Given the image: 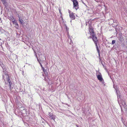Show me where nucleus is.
<instances>
[{
	"label": "nucleus",
	"instance_id": "5701e85b",
	"mask_svg": "<svg viewBox=\"0 0 127 127\" xmlns=\"http://www.w3.org/2000/svg\"><path fill=\"white\" fill-rule=\"evenodd\" d=\"M68 12H69V14H71V12L69 10H68Z\"/></svg>",
	"mask_w": 127,
	"mask_h": 127
},
{
	"label": "nucleus",
	"instance_id": "c756f323",
	"mask_svg": "<svg viewBox=\"0 0 127 127\" xmlns=\"http://www.w3.org/2000/svg\"><path fill=\"white\" fill-rule=\"evenodd\" d=\"M119 40H120V39H119Z\"/></svg>",
	"mask_w": 127,
	"mask_h": 127
},
{
	"label": "nucleus",
	"instance_id": "dca6fc26",
	"mask_svg": "<svg viewBox=\"0 0 127 127\" xmlns=\"http://www.w3.org/2000/svg\"><path fill=\"white\" fill-rule=\"evenodd\" d=\"M123 120H123V118L122 117H121V121H122V123H123V124H124V125L125 126H126V127H127V126H126V125H125V124H124V122L123 121Z\"/></svg>",
	"mask_w": 127,
	"mask_h": 127
},
{
	"label": "nucleus",
	"instance_id": "a878e982",
	"mask_svg": "<svg viewBox=\"0 0 127 127\" xmlns=\"http://www.w3.org/2000/svg\"><path fill=\"white\" fill-rule=\"evenodd\" d=\"M4 0H1V1H2V2Z\"/></svg>",
	"mask_w": 127,
	"mask_h": 127
},
{
	"label": "nucleus",
	"instance_id": "6ab92c4d",
	"mask_svg": "<svg viewBox=\"0 0 127 127\" xmlns=\"http://www.w3.org/2000/svg\"><path fill=\"white\" fill-rule=\"evenodd\" d=\"M2 2L4 4H5L6 3V1L5 0H4L2 1Z\"/></svg>",
	"mask_w": 127,
	"mask_h": 127
},
{
	"label": "nucleus",
	"instance_id": "f3484780",
	"mask_svg": "<svg viewBox=\"0 0 127 127\" xmlns=\"http://www.w3.org/2000/svg\"><path fill=\"white\" fill-rule=\"evenodd\" d=\"M39 64L42 68V69H43L44 68V67H43L42 64H41V63L40 62H39Z\"/></svg>",
	"mask_w": 127,
	"mask_h": 127
},
{
	"label": "nucleus",
	"instance_id": "4468645a",
	"mask_svg": "<svg viewBox=\"0 0 127 127\" xmlns=\"http://www.w3.org/2000/svg\"><path fill=\"white\" fill-rule=\"evenodd\" d=\"M116 41L115 40H113L112 41L111 44L112 45L114 44L115 43Z\"/></svg>",
	"mask_w": 127,
	"mask_h": 127
},
{
	"label": "nucleus",
	"instance_id": "f257e3e1",
	"mask_svg": "<svg viewBox=\"0 0 127 127\" xmlns=\"http://www.w3.org/2000/svg\"><path fill=\"white\" fill-rule=\"evenodd\" d=\"M4 73L3 74V78L5 81V86L6 87L8 86L9 90L11 91L13 87H12V83L9 78V76L7 71H3Z\"/></svg>",
	"mask_w": 127,
	"mask_h": 127
},
{
	"label": "nucleus",
	"instance_id": "ddd939ff",
	"mask_svg": "<svg viewBox=\"0 0 127 127\" xmlns=\"http://www.w3.org/2000/svg\"><path fill=\"white\" fill-rule=\"evenodd\" d=\"M67 36L68 37V38L70 39V41H71V37L69 35V33L68 32V33H67Z\"/></svg>",
	"mask_w": 127,
	"mask_h": 127
},
{
	"label": "nucleus",
	"instance_id": "bb28decb",
	"mask_svg": "<svg viewBox=\"0 0 127 127\" xmlns=\"http://www.w3.org/2000/svg\"><path fill=\"white\" fill-rule=\"evenodd\" d=\"M77 127H79L77 125H76Z\"/></svg>",
	"mask_w": 127,
	"mask_h": 127
},
{
	"label": "nucleus",
	"instance_id": "1a4fd4ad",
	"mask_svg": "<svg viewBox=\"0 0 127 127\" xmlns=\"http://www.w3.org/2000/svg\"><path fill=\"white\" fill-rule=\"evenodd\" d=\"M97 43H95V46L96 47V49L97 50V51L98 53L99 54V56L100 55V54H99L100 51H99V48H98V47L97 45Z\"/></svg>",
	"mask_w": 127,
	"mask_h": 127
},
{
	"label": "nucleus",
	"instance_id": "9d476101",
	"mask_svg": "<svg viewBox=\"0 0 127 127\" xmlns=\"http://www.w3.org/2000/svg\"><path fill=\"white\" fill-rule=\"evenodd\" d=\"M14 24L15 25V27L16 28H17L18 27V24L16 23V22H14Z\"/></svg>",
	"mask_w": 127,
	"mask_h": 127
},
{
	"label": "nucleus",
	"instance_id": "4be33fe9",
	"mask_svg": "<svg viewBox=\"0 0 127 127\" xmlns=\"http://www.w3.org/2000/svg\"><path fill=\"white\" fill-rule=\"evenodd\" d=\"M0 66H1V67L3 69L4 67V64H3V65H1Z\"/></svg>",
	"mask_w": 127,
	"mask_h": 127
},
{
	"label": "nucleus",
	"instance_id": "20e7f679",
	"mask_svg": "<svg viewBox=\"0 0 127 127\" xmlns=\"http://www.w3.org/2000/svg\"><path fill=\"white\" fill-rule=\"evenodd\" d=\"M48 115H49V118L50 119L55 121L56 117V116L55 115H53L52 113H50L48 114Z\"/></svg>",
	"mask_w": 127,
	"mask_h": 127
},
{
	"label": "nucleus",
	"instance_id": "7c9ffc66",
	"mask_svg": "<svg viewBox=\"0 0 127 127\" xmlns=\"http://www.w3.org/2000/svg\"><path fill=\"white\" fill-rule=\"evenodd\" d=\"M71 22V21H70V22Z\"/></svg>",
	"mask_w": 127,
	"mask_h": 127
},
{
	"label": "nucleus",
	"instance_id": "7ed1b4c3",
	"mask_svg": "<svg viewBox=\"0 0 127 127\" xmlns=\"http://www.w3.org/2000/svg\"><path fill=\"white\" fill-rule=\"evenodd\" d=\"M73 7L77 10L78 8V4L77 1L76 0H73Z\"/></svg>",
	"mask_w": 127,
	"mask_h": 127
},
{
	"label": "nucleus",
	"instance_id": "393cba45",
	"mask_svg": "<svg viewBox=\"0 0 127 127\" xmlns=\"http://www.w3.org/2000/svg\"><path fill=\"white\" fill-rule=\"evenodd\" d=\"M116 92L117 93V94H118V92L117 90H116Z\"/></svg>",
	"mask_w": 127,
	"mask_h": 127
},
{
	"label": "nucleus",
	"instance_id": "a211bd4d",
	"mask_svg": "<svg viewBox=\"0 0 127 127\" xmlns=\"http://www.w3.org/2000/svg\"><path fill=\"white\" fill-rule=\"evenodd\" d=\"M44 57V59H43V60H41L43 61H45L46 60V57L44 56H43Z\"/></svg>",
	"mask_w": 127,
	"mask_h": 127
},
{
	"label": "nucleus",
	"instance_id": "f8f14e48",
	"mask_svg": "<svg viewBox=\"0 0 127 127\" xmlns=\"http://www.w3.org/2000/svg\"><path fill=\"white\" fill-rule=\"evenodd\" d=\"M19 21L21 24H22L23 23V21L22 20V19H21L20 18H19Z\"/></svg>",
	"mask_w": 127,
	"mask_h": 127
},
{
	"label": "nucleus",
	"instance_id": "cd10ccee",
	"mask_svg": "<svg viewBox=\"0 0 127 127\" xmlns=\"http://www.w3.org/2000/svg\"><path fill=\"white\" fill-rule=\"evenodd\" d=\"M84 3V5H86L84 3Z\"/></svg>",
	"mask_w": 127,
	"mask_h": 127
},
{
	"label": "nucleus",
	"instance_id": "f03ea898",
	"mask_svg": "<svg viewBox=\"0 0 127 127\" xmlns=\"http://www.w3.org/2000/svg\"><path fill=\"white\" fill-rule=\"evenodd\" d=\"M96 76L98 80L100 81L101 82L103 81L102 75L101 73H97L96 74Z\"/></svg>",
	"mask_w": 127,
	"mask_h": 127
},
{
	"label": "nucleus",
	"instance_id": "423d86ee",
	"mask_svg": "<svg viewBox=\"0 0 127 127\" xmlns=\"http://www.w3.org/2000/svg\"><path fill=\"white\" fill-rule=\"evenodd\" d=\"M89 32L91 36H93L95 34L94 32L93 29L91 27H90L89 28Z\"/></svg>",
	"mask_w": 127,
	"mask_h": 127
},
{
	"label": "nucleus",
	"instance_id": "412c9836",
	"mask_svg": "<svg viewBox=\"0 0 127 127\" xmlns=\"http://www.w3.org/2000/svg\"><path fill=\"white\" fill-rule=\"evenodd\" d=\"M95 0L97 2H100L101 1V0Z\"/></svg>",
	"mask_w": 127,
	"mask_h": 127
},
{
	"label": "nucleus",
	"instance_id": "39448f33",
	"mask_svg": "<svg viewBox=\"0 0 127 127\" xmlns=\"http://www.w3.org/2000/svg\"><path fill=\"white\" fill-rule=\"evenodd\" d=\"M92 37L93 40L94 42L95 43H97V37L95 36V34H94L93 36H91Z\"/></svg>",
	"mask_w": 127,
	"mask_h": 127
},
{
	"label": "nucleus",
	"instance_id": "c85d7f7f",
	"mask_svg": "<svg viewBox=\"0 0 127 127\" xmlns=\"http://www.w3.org/2000/svg\"><path fill=\"white\" fill-rule=\"evenodd\" d=\"M119 99H118V101L119 102Z\"/></svg>",
	"mask_w": 127,
	"mask_h": 127
},
{
	"label": "nucleus",
	"instance_id": "aec40b11",
	"mask_svg": "<svg viewBox=\"0 0 127 127\" xmlns=\"http://www.w3.org/2000/svg\"><path fill=\"white\" fill-rule=\"evenodd\" d=\"M34 53H35V56L36 57V58H37V61H39V60H38V58L37 57V55L36 54V53H35V51H34Z\"/></svg>",
	"mask_w": 127,
	"mask_h": 127
},
{
	"label": "nucleus",
	"instance_id": "9b49d317",
	"mask_svg": "<svg viewBox=\"0 0 127 127\" xmlns=\"http://www.w3.org/2000/svg\"><path fill=\"white\" fill-rule=\"evenodd\" d=\"M26 110L25 109H23L22 111V113L23 114H27Z\"/></svg>",
	"mask_w": 127,
	"mask_h": 127
},
{
	"label": "nucleus",
	"instance_id": "6e6552de",
	"mask_svg": "<svg viewBox=\"0 0 127 127\" xmlns=\"http://www.w3.org/2000/svg\"><path fill=\"white\" fill-rule=\"evenodd\" d=\"M42 70H43V71L44 72V74H45V75L47 77H47L48 76V72H47V71L44 68L43 69H42Z\"/></svg>",
	"mask_w": 127,
	"mask_h": 127
},
{
	"label": "nucleus",
	"instance_id": "b1692460",
	"mask_svg": "<svg viewBox=\"0 0 127 127\" xmlns=\"http://www.w3.org/2000/svg\"><path fill=\"white\" fill-rule=\"evenodd\" d=\"M3 65V64L1 62H0V65Z\"/></svg>",
	"mask_w": 127,
	"mask_h": 127
},
{
	"label": "nucleus",
	"instance_id": "2eb2a0df",
	"mask_svg": "<svg viewBox=\"0 0 127 127\" xmlns=\"http://www.w3.org/2000/svg\"><path fill=\"white\" fill-rule=\"evenodd\" d=\"M65 28L66 29V31L67 32H68V30H69V28H67V26L66 25H65Z\"/></svg>",
	"mask_w": 127,
	"mask_h": 127
},
{
	"label": "nucleus",
	"instance_id": "0eeeda50",
	"mask_svg": "<svg viewBox=\"0 0 127 127\" xmlns=\"http://www.w3.org/2000/svg\"><path fill=\"white\" fill-rule=\"evenodd\" d=\"M75 14L72 12H71V14L69 15L70 17L72 20L75 19V16L74 15Z\"/></svg>",
	"mask_w": 127,
	"mask_h": 127
}]
</instances>
